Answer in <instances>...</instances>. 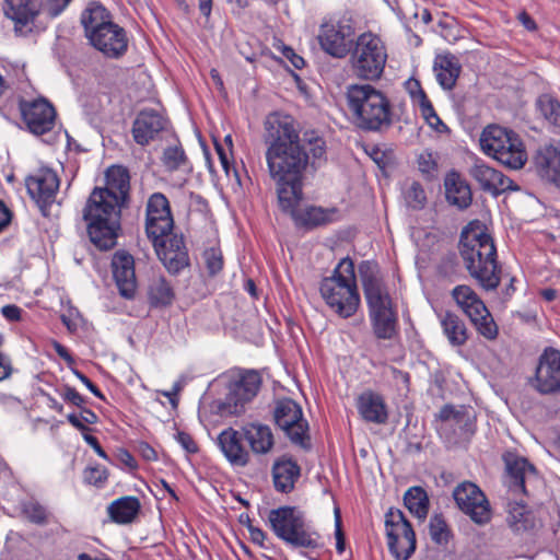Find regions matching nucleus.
I'll return each instance as SVG.
<instances>
[{"label":"nucleus","instance_id":"nucleus-53","mask_svg":"<svg viewBox=\"0 0 560 560\" xmlns=\"http://www.w3.org/2000/svg\"><path fill=\"white\" fill-rule=\"evenodd\" d=\"M72 0H44L42 9L50 16H59L71 3Z\"/></svg>","mask_w":560,"mask_h":560},{"label":"nucleus","instance_id":"nucleus-51","mask_svg":"<svg viewBox=\"0 0 560 560\" xmlns=\"http://www.w3.org/2000/svg\"><path fill=\"white\" fill-rule=\"evenodd\" d=\"M405 199L409 207L419 209L425 202V192L418 183H412L405 192Z\"/></svg>","mask_w":560,"mask_h":560},{"label":"nucleus","instance_id":"nucleus-13","mask_svg":"<svg viewBox=\"0 0 560 560\" xmlns=\"http://www.w3.org/2000/svg\"><path fill=\"white\" fill-rule=\"evenodd\" d=\"M322 49L335 58H345L355 44L350 20L330 18L324 21L317 34Z\"/></svg>","mask_w":560,"mask_h":560},{"label":"nucleus","instance_id":"nucleus-23","mask_svg":"<svg viewBox=\"0 0 560 560\" xmlns=\"http://www.w3.org/2000/svg\"><path fill=\"white\" fill-rule=\"evenodd\" d=\"M469 174L479 184L482 190L493 196L518 190V186H516L512 179L481 160H477L474 163L469 170Z\"/></svg>","mask_w":560,"mask_h":560},{"label":"nucleus","instance_id":"nucleus-27","mask_svg":"<svg viewBox=\"0 0 560 560\" xmlns=\"http://www.w3.org/2000/svg\"><path fill=\"white\" fill-rule=\"evenodd\" d=\"M167 119L154 109H142L132 124V137L139 145H147L166 128Z\"/></svg>","mask_w":560,"mask_h":560},{"label":"nucleus","instance_id":"nucleus-59","mask_svg":"<svg viewBox=\"0 0 560 560\" xmlns=\"http://www.w3.org/2000/svg\"><path fill=\"white\" fill-rule=\"evenodd\" d=\"M83 440L86 442V444H89L95 451V453L100 457H102L104 459H108L107 454L102 448V446L100 445L97 439L94 435H91L90 433H83Z\"/></svg>","mask_w":560,"mask_h":560},{"label":"nucleus","instance_id":"nucleus-39","mask_svg":"<svg viewBox=\"0 0 560 560\" xmlns=\"http://www.w3.org/2000/svg\"><path fill=\"white\" fill-rule=\"evenodd\" d=\"M439 417L441 420L440 430L446 431L452 429L455 433H457V430L460 433L466 431L470 419L463 408L455 409L451 406L442 408Z\"/></svg>","mask_w":560,"mask_h":560},{"label":"nucleus","instance_id":"nucleus-5","mask_svg":"<svg viewBox=\"0 0 560 560\" xmlns=\"http://www.w3.org/2000/svg\"><path fill=\"white\" fill-rule=\"evenodd\" d=\"M319 292L334 314L341 318L352 317L361 304L354 261L350 257L340 259L331 275L322 279Z\"/></svg>","mask_w":560,"mask_h":560},{"label":"nucleus","instance_id":"nucleus-12","mask_svg":"<svg viewBox=\"0 0 560 560\" xmlns=\"http://www.w3.org/2000/svg\"><path fill=\"white\" fill-rule=\"evenodd\" d=\"M385 532L390 555L396 560H408L416 551V534L400 510L386 513Z\"/></svg>","mask_w":560,"mask_h":560},{"label":"nucleus","instance_id":"nucleus-62","mask_svg":"<svg viewBox=\"0 0 560 560\" xmlns=\"http://www.w3.org/2000/svg\"><path fill=\"white\" fill-rule=\"evenodd\" d=\"M75 376L86 386V388L93 393L96 397L103 398L101 390L88 378L84 374L79 371H74Z\"/></svg>","mask_w":560,"mask_h":560},{"label":"nucleus","instance_id":"nucleus-40","mask_svg":"<svg viewBox=\"0 0 560 560\" xmlns=\"http://www.w3.org/2000/svg\"><path fill=\"white\" fill-rule=\"evenodd\" d=\"M406 508L418 518H425L429 512V498L421 487H412L404 497Z\"/></svg>","mask_w":560,"mask_h":560},{"label":"nucleus","instance_id":"nucleus-9","mask_svg":"<svg viewBox=\"0 0 560 560\" xmlns=\"http://www.w3.org/2000/svg\"><path fill=\"white\" fill-rule=\"evenodd\" d=\"M479 141L485 154L510 168H522L527 161L524 144L513 130L490 125L483 129Z\"/></svg>","mask_w":560,"mask_h":560},{"label":"nucleus","instance_id":"nucleus-32","mask_svg":"<svg viewBox=\"0 0 560 560\" xmlns=\"http://www.w3.org/2000/svg\"><path fill=\"white\" fill-rule=\"evenodd\" d=\"M300 477V467L291 458L282 456L272 466L275 488L283 493L290 492Z\"/></svg>","mask_w":560,"mask_h":560},{"label":"nucleus","instance_id":"nucleus-64","mask_svg":"<svg viewBox=\"0 0 560 560\" xmlns=\"http://www.w3.org/2000/svg\"><path fill=\"white\" fill-rule=\"evenodd\" d=\"M11 212L7 206L0 200V232L10 223Z\"/></svg>","mask_w":560,"mask_h":560},{"label":"nucleus","instance_id":"nucleus-20","mask_svg":"<svg viewBox=\"0 0 560 560\" xmlns=\"http://www.w3.org/2000/svg\"><path fill=\"white\" fill-rule=\"evenodd\" d=\"M42 11V0H4V14L13 21L14 32L27 35L33 32Z\"/></svg>","mask_w":560,"mask_h":560},{"label":"nucleus","instance_id":"nucleus-44","mask_svg":"<svg viewBox=\"0 0 560 560\" xmlns=\"http://www.w3.org/2000/svg\"><path fill=\"white\" fill-rule=\"evenodd\" d=\"M540 114L556 127L560 128V102L548 94H542L537 100Z\"/></svg>","mask_w":560,"mask_h":560},{"label":"nucleus","instance_id":"nucleus-7","mask_svg":"<svg viewBox=\"0 0 560 560\" xmlns=\"http://www.w3.org/2000/svg\"><path fill=\"white\" fill-rule=\"evenodd\" d=\"M352 122L360 129L377 131L392 122L390 103L370 84L349 85L346 93Z\"/></svg>","mask_w":560,"mask_h":560},{"label":"nucleus","instance_id":"nucleus-33","mask_svg":"<svg viewBox=\"0 0 560 560\" xmlns=\"http://www.w3.org/2000/svg\"><path fill=\"white\" fill-rule=\"evenodd\" d=\"M541 177L560 187V151L553 147L540 149L535 159Z\"/></svg>","mask_w":560,"mask_h":560},{"label":"nucleus","instance_id":"nucleus-10","mask_svg":"<svg viewBox=\"0 0 560 560\" xmlns=\"http://www.w3.org/2000/svg\"><path fill=\"white\" fill-rule=\"evenodd\" d=\"M353 73L366 81L378 80L387 62V49L383 40L371 32L360 34L352 49Z\"/></svg>","mask_w":560,"mask_h":560},{"label":"nucleus","instance_id":"nucleus-21","mask_svg":"<svg viewBox=\"0 0 560 560\" xmlns=\"http://www.w3.org/2000/svg\"><path fill=\"white\" fill-rule=\"evenodd\" d=\"M533 386L540 394L560 390V351L545 350L539 359Z\"/></svg>","mask_w":560,"mask_h":560},{"label":"nucleus","instance_id":"nucleus-31","mask_svg":"<svg viewBox=\"0 0 560 560\" xmlns=\"http://www.w3.org/2000/svg\"><path fill=\"white\" fill-rule=\"evenodd\" d=\"M460 70L459 60L452 54H441L434 58L433 71L444 90H452L455 86Z\"/></svg>","mask_w":560,"mask_h":560},{"label":"nucleus","instance_id":"nucleus-43","mask_svg":"<svg viewBox=\"0 0 560 560\" xmlns=\"http://www.w3.org/2000/svg\"><path fill=\"white\" fill-rule=\"evenodd\" d=\"M292 219L298 225H318L328 221L329 213L319 207H301Z\"/></svg>","mask_w":560,"mask_h":560},{"label":"nucleus","instance_id":"nucleus-24","mask_svg":"<svg viewBox=\"0 0 560 560\" xmlns=\"http://www.w3.org/2000/svg\"><path fill=\"white\" fill-rule=\"evenodd\" d=\"M113 277L120 295L132 299L137 291L133 257L125 250H118L112 259Z\"/></svg>","mask_w":560,"mask_h":560},{"label":"nucleus","instance_id":"nucleus-38","mask_svg":"<svg viewBox=\"0 0 560 560\" xmlns=\"http://www.w3.org/2000/svg\"><path fill=\"white\" fill-rule=\"evenodd\" d=\"M412 85L417 88V91L413 93V97H411L412 103L418 106L421 116L428 122V125L433 128L438 132H443L447 129L446 125L436 115L430 100L427 94L422 90L419 81L415 80Z\"/></svg>","mask_w":560,"mask_h":560},{"label":"nucleus","instance_id":"nucleus-26","mask_svg":"<svg viewBox=\"0 0 560 560\" xmlns=\"http://www.w3.org/2000/svg\"><path fill=\"white\" fill-rule=\"evenodd\" d=\"M243 439L242 431L233 428H228L218 435V446L233 467H245L250 462V452L243 444Z\"/></svg>","mask_w":560,"mask_h":560},{"label":"nucleus","instance_id":"nucleus-30","mask_svg":"<svg viewBox=\"0 0 560 560\" xmlns=\"http://www.w3.org/2000/svg\"><path fill=\"white\" fill-rule=\"evenodd\" d=\"M241 431L254 454L265 455L273 448L275 436L269 425L257 421L248 422Z\"/></svg>","mask_w":560,"mask_h":560},{"label":"nucleus","instance_id":"nucleus-15","mask_svg":"<svg viewBox=\"0 0 560 560\" xmlns=\"http://www.w3.org/2000/svg\"><path fill=\"white\" fill-rule=\"evenodd\" d=\"M174 226L168 199L162 192L152 194L147 202L145 231L150 240L167 236Z\"/></svg>","mask_w":560,"mask_h":560},{"label":"nucleus","instance_id":"nucleus-14","mask_svg":"<svg viewBox=\"0 0 560 560\" xmlns=\"http://www.w3.org/2000/svg\"><path fill=\"white\" fill-rule=\"evenodd\" d=\"M453 498L458 509L472 522L483 525L490 522L492 511L482 490L474 482L464 481L455 487Z\"/></svg>","mask_w":560,"mask_h":560},{"label":"nucleus","instance_id":"nucleus-47","mask_svg":"<svg viewBox=\"0 0 560 560\" xmlns=\"http://www.w3.org/2000/svg\"><path fill=\"white\" fill-rule=\"evenodd\" d=\"M68 421L78 430H80L83 433H89V428L85 425L88 424H94L97 422V416L90 409L84 408L80 416L75 413H69L67 416Z\"/></svg>","mask_w":560,"mask_h":560},{"label":"nucleus","instance_id":"nucleus-35","mask_svg":"<svg viewBox=\"0 0 560 560\" xmlns=\"http://www.w3.org/2000/svg\"><path fill=\"white\" fill-rule=\"evenodd\" d=\"M439 318L443 334L453 347H460L466 343L468 339L467 328L458 315L444 312L439 314Z\"/></svg>","mask_w":560,"mask_h":560},{"label":"nucleus","instance_id":"nucleus-60","mask_svg":"<svg viewBox=\"0 0 560 560\" xmlns=\"http://www.w3.org/2000/svg\"><path fill=\"white\" fill-rule=\"evenodd\" d=\"M12 374L11 361L0 352V382L7 380Z\"/></svg>","mask_w":560,"mask_h":560},{"label":"nucleus","instance_id":"nucleus-63","mask_svg":"<svg viewBox=\"0 0 560 560\" xmlns=\"http://www.w3.org/2000/svg\"><path fill=\"white\" fill-rule=\"evenodd\" d=\"M248 532H249L253 542H255L259 546H264V541L266 539V534L262 529H260L258 527L249 526Z\"/></svg>","mask_w":560,"mask_h":560},{"label":"nucleus","instance_id":"nucleus-37","mask_svg":"<svg viewBox=\"0 0 560 560\" xmlns=\"http://www.w3.org/2000/svg\"><path fill=\"white\" fill-rule=\"evenodd\" d=\"M129 179L128 171L125 167L110 166L106 172V187H100V190H107L124 203L130 188Z\"/></svg>","mask_w":560,"mask_h":560},{"label":"nucleus","instance_id":"nucleus-11","mask_svg":"<svg viewBox=\"0 0 560 560\" xmlns=\"http://www.w3.org/2000/svg\"><path fill=\"white\" fill-rule=\"evenodd\" d=\"M452 296L480 335L489 340L498 336V326L490 312L470 287L464 284L456 285L452 290Z\"/></svg>","mask_w":560,"mask_h":560},{"label":"nucleus","instance_id":"nucleus-57","mask_svg":"<svg viewBox=\"0 0 560 560\" xmlns=\"http://www.w3.org/2000/svg\"><path fill=\"white\" fill-rule=\"evenodd\" d=\"M63 400L77 406L82 407L85 402V399L72 387H65L60 393Z\"/></svg>","mask_w":560,"mask_h":560},{"label":"nucleus","instance_id":"nucleus-36","mask_svg":"<svg viewBox=\"0 0 560 560\" xmlns=\"http://www.w3.org/2000/svg\"><path fill=\"white\" fill-rule=\"evenodd\" d=\"M140 506V502L136 497H124L112 502L107 511L113 522L129 524L138 515Z\"/></svg>","mask_w":560,"mask_h":560},{"label":"nucleus","instance_id":"nucleus-41","mask_svg":"<svg viewBox=\"0 0 560 560\" xmlns=\"http://www.w3.org/2000/svg\"><path fill=\"white\" fill-rule=\"evenodd\" d=\"M508 522L515 532H525L534 528L535 522L532 513L523 503H510Z\"/></svg>","mask_w":560,"mask_h":560},{"label":"nucleus","instance_id":"nucleus-28","mask_svg":"<svg viewBox=\"0 0 560 560\" xmlns=\"http://www.w3.org/2000/svg\"><path fill=\"white\" fill-rule=\"evenodd\" d=\"M280 209L293 218L302 207V182L303 178H283L273 180Z\"/></svg>","mask_w":560,"mask_h":560},{"label":"nucleus","instance_id":"nucleus-19","mask_svg":"<svg viewBox=\"0 0 560 560\" xmlns=\"http://www.w3.org/2000/svg\"><path fill=\"white\" fill-rule=\"evenodd\" d=\"M20 109L22 118L32 133L43 135L52 129L56 113L45 98L22 101Z\"/></svg>","mask_w":560,"mask_h":560},{"label":"nucleus","instance_id":"nucleus-22","mask_svg":"<svg viewBox=\"0 0 560 560\" xmlns=\"http://www.w3.org/2000/svg\"><path fill=\"white\" fill-rule=\"evenodd\" d=\"M151 241L156 255L170 272L177 273L188 266V254L182 237L171 232L167 236Z\"/></svg>","mask_w":560,"mask_h":560},{"label":"nucleus","instance_id":"nucleus-52","mask_svg":"<svg viewBox=\"0 0 560 560\" xmlns=\"http://www.w3.org/2000/svg\"><path fill=\"white\" fill-rule=\"evenodd\" d=\"M60 318L70 332H75L83 322L80 312L75 307H69L66 313L61 314Z\"/></svg>","mask_w":560,"mask_h":560},{"label":"nucleus","instance_id":"nucleus-56","mask_svg":"<svg viewBox=\"0 0 560 560\" xmlns=\"http://www.w3.org/2000/svg\"><path fill=\"white\" fill-rule=\"evenodd\" d=\"M335 537H336V549L338 553L345 551V537L341 529V518L339 509H335Z\"/></svg>","mask_w":560,"mask_h":560},{"label":"nucleus","instance_id":"nucleus-17","mask_svg":"<svg viewBox=\"0 0 560 560\" xmlns=\"http://www.w3.org/2000/svg\"><path fill=\"white\" fill-rule=\"evenodd\" d=\"M59 185L57 173L49 167H40L26 178L27 191L44 214L46 208L55 201Z\"/></svg>","mask_w":560,"mask_h":560},{"label":"nucleus","instance_id":"nucleus-50","mask_svg":"<svg viewBox=\"0 0 560 560\" xmlns=\"http://www.w3.org/2000/svg\"><path fill=\"white\" fill-rule=\"evenodd\" d=\"M84 481L89 485L103 487L108 478L107 469L102 466H90L83 472Z\"/></svg>","mask_w":560,"mask_h":560},{"label":"nucleus","instance_id":"nucleus-8","mask_svg":"<svg viewBox=\"0 0 560 560\" xmlns=\"http://www.w3.org/2000/svg\"><path fill=\"white\" fill-rule=\"evenodd\" d=\"M268 522L275 535L293 548L317 549L320 536L313 529L303 513L292 506H281L269 512Z\"/></svg>","mask_w":560,"mask_h":560},{"label":"nucleus","instance_id":"nucleus-18","mask_svg":"<svg viewBox=\"0 0 560 560\" xmlns=\"http://www.w3.org/2000/svg\"><path fill=\"white\" fill-rule=\"evenodd\" d=\"M261 386V377L256 371H245L231 382L226 404L231 412L240 415L245 404L253 400Z\"/></svg>","mask_w":560,"mask_h":560},{"label":"nucleus","instance_id":"nucleus-3","mask_svg":"<svg viewBox=\"0 0 560 560\" xmlns=\"http://www.w3.org/2000/svg\"><path fill=\"white\" fill-rule=\"evenodd\" d=\"M122 202L107 190L95 187L83 209V219L90 241L101 250H108L117 243L120 232Z\"/></svg>","mask_w":560,"mask_h":560},{"label":"nucleus","instance_id":"nucleus-34","mask_svg":"<svg viewBox=\"0 0 560 560\" xmlns=\"http://www.w3.org/2000/svg\"><path fill=\"white\" fill-rule=\"evenodd\" d=\"M444 184L446 199L451 205L465 209L471 203L470 187L458 173H448Z\"/></svg>","mask_w":560,"mask_h":560},{"label":"nucleus","instance_id":"nucleus-6","mask_svg":"<svg viewBox=\"0 0 560 560\" xmlns=\"http://www.w3.org/2000/svg\"><path fill=\"white\" fill-rule=\"evenodd\" d=\"M81 24L89 43L104 57L118 59L128 49L126 31L114 23L110 13L100 3H91L81 14Z\"/></svg>","mask_w":560,"mask_h":560},{"label":"nucleus","instance_id":"nucleus-25","mask_svg":"<svg viewBox=\"0 0 560 560\" xmlns=\"http://www.w3.org/2000/svg\"><path fill=\"white\" fill-rule=\"evenodd\" d=\"M506 469V483L509 491L514 495L526 493V483L536 479V470L524 457L513 453L504 455Z\"/></svg>","mask_w":560,"mask_h":560},{"label":"nucleus","instance_id":"nucleus-58","mask_svg":"<svg viewBox=\"0 0 560 560\" xmlns=\"http://www.w3.org/2000/svg\"><path fill=\"white\" fill-rule=\"evenodd\" d=\"M279 48H281L283 57L287 58L294 68L302 69L304 67V59L298 54H295V51L291 47L281 44Z\"/></svg>","mask_w":560,"mask_h":560},{"label":"nucleus","instance_id":"nucleus-61","mask_svg":"<svg viewBox=\"0 0 560 560\" xmlns=\"http://www.w3.org/2000/svg\"><path fill=\"white\" fill-rule=\"evenodd\" d=\"M1 313L9 320H20L22 311L16 305H5Z\"/></svg>","mask_w":560,"mask_h":560},{"label":"nucleus","instance_id":"nucleus-42","mask_svg":"<svg viewBox=\"0 0 560 560\" xmlns=\"http://www.w3.org/2000/svg\"><path fill=\"white\" fill-rule=\"evenodd\" d=\"M149 298L153 305H170L174 299L171 284L164 278H154L149 285Z\"/></svg>","mask_w":560,"mask_h":560},{"label":"nucleus","instance_id":"nucleus-54","mask_svg":"<svg viewBox=\"0 0 560 560\" xmlns=\"http://www.w3.org/2000/svg\"><path fill=\"white\" fill-rule=\"evenodd\" d=\"M418 167L422 174L432 175L436 170V162L431 152H422L418 156Z\"/></svg>","mask_w":560,"mask_h":560},{"label":"nucleus","instance_id":"nucleus-45","mask_svg":"<svg viewBox=\"0 0 560 560\" xmlns=\"http://www.w3.org/2000/svg\"><path fill=\"white\" fill-rule=\"evenodd\" d=\"M162 162L168 171L188 168L187 158L182 147H167L163 152Z\"/></svg>","mask_w":560,"mask_h":560},{"label":"nucleus","instance_id":"nucleus-2","mask_svg":"<svg viewBox=\"0 0 560 560\" xmlns=\"http://www.w3.org/2000/svg\"><path fill=\"white\" fill-rule=\"evenodd\" d=\"M459 254L468 273L486 291L495 290L501 281L497 248L487 226L471 221L462 232Z\"/></svg>","mask_w":560,"mask_h":560},{"label":"nucleus","instance_id":"nucleus-55","mask_svg":"<svg viewBox=\"0 0 560 560\" xmlns=\"http://www.w3.org/2000/svg\"><path fill=\"white\" fill-rule=\"evenodd\" d=\"M176 442L183 447V450L188 454H195L198 452V445L190 434L178 431L174 435Z\"/></svg>","mask_w":560,"mask_h":560},{"label":"nucleus","instance_id":"nucleus-49","mask_svg":"<svg viewBox=\"0 0 560 560\" xmlns=\"http://www.w3.org/2000/svg\"><path fill=\"white\" fill-rule=\"evenodd\" d=\"M203 259L206 267L211 276H215L223 268V256L220 248L210 247L205 250Z\"/></svg>","mask_w":560,"mask_h":560},{"label":"nucleus","instance_id":"nucleus-29","mask_svg":"<svg viewBox=\"0 0 560 560\" xmlns=\"http://www.w3.org/2000/svg\"><path fill=\"white\" fill-rule=\"evenodd\" d=\"M357 409L366 422L383 424L387 421L388 412L384 398L372 390L361 393L357 398Z\"/></svg>","mask_w":560,"mask_h":560},{"label":"nucleus","instance_id":"nucleus-1","mask_svg":"<svg viewBox=\"0 0 560 560\" xmlns=\"http://www.w3.org/2000/svg\"><path fill=\"white\" fill-rule=\"evenodd\" d=\"M265 159L272 180L303 178L307 166L316 168L326 162V142L314 132L300 136L295 119L272 113L265 120Z\"/></svg>","mask_w":560,"mask_h":560},{"label":"nucleus","instance_id":"nucleus-16","mask_svg":"<svg viewBox=\"0 0 560 560\" xmlns=\"http://www.w3.org/2000/svg\"><path fill=\"white\" fill-rule=\"evenodd\" d=\"M273 417L277 425L296 444H302L308 425L303 418L301 407L292 399L279 400Z\"/></svg>","mask_w":560,"mask_h":560},{"label":"nucleus","instance_id":"nucleus-48","mask_svg":"<svg viewBox=\"0 0 560 560\" xmlns=\"http://www.w3.org/2000/svg\"><path fill=\"white\" fill-rule=\"evenodd\" d=\"M23 515L31 522L36 524H43L46 521V510L36 501H26L22 504Z\"/></svg>","mask_w":560,"mask_h":560},{"label":"nucleus","instance_id":"nucleus-4","mask_svg":"<svg viewBox=\"0 0 560 560\" xmlns=\"http://www.w3.org/2000/svg\"><path fill=\"white\" fill-rule=\"evenodd\" d=\"M364 298L374 334L380 339H390L396 334L398 315L377 265L364 260L359 266Z\"/></svg>","mask_w":560,"mask_h":560},{"label":"nucleus","instance_id":"nucleus-46","mask_svg":"<svg viewBox=\"0 0 560 560\" xmlns=\"http://www.w3.org/2000/svg\"><path fill=\"white\" fill-rule=\"evenodd\" d=\"M430 536L436 544H446L450 538V530L446 522L439 515L430 521Z\"/></svg>","mask_w":560,"mask_h":560}]
</instances>
